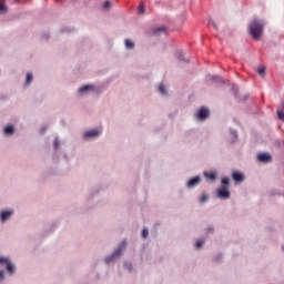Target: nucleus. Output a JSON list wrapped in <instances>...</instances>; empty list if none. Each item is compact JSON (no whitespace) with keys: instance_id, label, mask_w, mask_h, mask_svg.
Wrapping results in <instances>:
<instances>
[{"instance_id":"nucleus-1","label":"nucleus","mask_w":284,"mask_h":284,"mask_svg":"<svg viewBox=\"0 0 284 284\" xmlns=\"http://www.w3.org/2000/svg\"><path fill=\"white\" fill-rule=\"evenodd\" d=\"M1 280L6 278V275L13 276L17 273V264L8 256L1 257Z\"/></svg>"},{"instance_id":"nucleus-2","label":"nucleus","mask_w":284,"mask_h":284,"mask_svg":"<svg viewBox=\"0 0 284 284\" xmlns=\"http://www.w3.org/2000/svg\"><path fill=\"white\" fill-rule=\"evenodd\" d=\"M265 22L260 19H253L248 26L250 34L254 40H260L264 31Z\"/></svg>"},{"instance_id":"nucleus-3","label":"nucleus","mask_w":284,"mask_h":284,"mask_svg":"<svg viewBox=\"0 0 284 284\" xmlns=\"http://www.w3.org/2000/svg\"><path fill=\"white\" fill-rule=\"evenodd\" d=\"M125 248H126V241L123 240V241L121 242V244L118 246V248H116L112 254H110V255H108V256L104 257L105 264L109 265V264H111V263H114L115 260L121 256V254L123 253V251H124Z\"/></svg>"},{"instance_id":"nucleus-4","label":"nucleus","mask_w":284,"mask_h":284,"mask_svg":"<svg viewBox=\"0 0 284 284\" xmlns=\"http://www.w3.org/2000/svg\"><path fill=\"white\" fill-rule=\"evenodd\" d=\"M100 134H101V131L98 129L88 130L83 133V139L87 141L94 140V139L99 138Z\"/></svg>"},{"instance_id":"nucleus-5","label":"nucleus","mask_w":284,"mask_h":284,"mask_svg":"<svg viewBox=\"0 0 284 284\" xmlns=\"http://www.w3.org/2000/svg\"><path fill=\"white\" fill-rule=\"evenodd\" d=\"M231 195V192L229 190V186L221 185V187L217 190V197L221 200H229Z\"/></svg>"},{"instance_id":"nucleus-6","label":"nucleus","mask_w":284,"mask_h":284,"mask_svg":"<svg viewBox=\"0 0 284 284\" xmlns=\"http://www.w3.org/2000/svg\"><path fill=\"white\" fill-rule=\"evenodd\" d=\"M14 215L13 209H6L1 211V223L4 224L6 222L10 221Z\"/></svg>"},{"instance_id":"nucleus-7","label":"nucleus","mask_w":284,"mask_h":284,"mask_svg":"<svg viewBox=\"0 0 284 284\" xmlns=\"http://www.w3.org/2000/svg\"><path fill=\"white\" fill-rule=\"evenodd\" d=\"M95 91H97V88L94 84H85L79 89V94L87 95V94H89L91 92H95Z\"/></svg>"},{"instance_id":"nucleus-8","label":"nucleus","mask_w":284,"mask_h":284,"mask_svg":"<svg viewBox=\"0 0 284 284\" xmlns=\"http://www.w3.org/2000/svg\"><path fill=\"white\" fill-rule=\"evenodd\" d=\"M209 114H210L209 109L202 106L200 109V111L196 113V118H197L199 121H205V120H207Z\"/></svg>"},{"instance_id":"nucleus-9","label":"nucleus","mask_w":284,"mask_h":284,"mask_svg":"<svg viewBox=\"0 0 284 284\" xmlns=\"http://www.w3.org/2000/svg\"><path fill=\"white\" fill-rule=\"evenodd\" d=\"M200 183H201V176H200V175H196V176L190 179V180L186 182V187L191 190V189L196 187Z\"/></svg>"},{"instance_id":"nucleus-10","label":"nucleus","mask_w":284,"mask_h":284,"mask_svg":"<svg viewBox=\"0 0 284 284\" xmlns=\"http://www.w3.org/2000/svg\"><path fill=\"white\" fill-rule=\"evenodd\" d=\"M257 159L261 163H271L272 156L270 153H260Z\"/></svg>"},{"instance_id":"nucleus-11","label":"nucleus","mask_w":284,"mask_h":284,"mask_svg":"<svg viewBox=\"0 0 284 284\" xmlns=\"http://www.w3.org/2000/svg\"><path fill=\"white\" fill-rule=\"evenodd\" d=\"M232 178H233V180H234L235 182H237V183H242V182L245 180L243 173H242V172H239V171H234V172L232 173Z\"/></svg>"},{"instance_id":"nucleus-12","label":"nucleus","mask_w":284,"mask_h":284,"mask_svg":"<svg viewBox=\"0 0 284 284\" xmlns=\"http://www.w3.org/2000/svg\"><path fill=\"white\" fill-rule=\"evenodd\" d=\"M3 134L6 136H12L14 135V125L10 124V125H7L4 129H3Z\"/></svg>"},{"instance_id":"nucleus-13","label":"nucleus","mask_w":284,"mask_h":284,"mask_svg":"<svg viewBox=\"0 0 284 284\" xmlns=\"http://www.w3.org/2000/svg\"><path fill=\"white\" fill-rule=\"evenodd\" d=\"M207 80H210V81H212V82H215V83H221V84L224 83L223 78L220 77V75H209V77H207Z\"/></svg>"},{"instance_id":"nucleus-14","label":"nucleus","mask_w":284,"mask_h":284,"mask_svg":"<svg viewBox=\"0 0 284 284\" xmlns=\"http://www.w3.org/2000/svg\"><path fill=\"white\" fill-rule=\"evenodd\" d=\"M175 58L180 62L189 63V59H185L181 50L176 51Z\"/></svg>"},{"instance_id":"nucleus-15","label":"nucleus","mask_w":284,"mask_h":284,"mask_svg":"<svg viewBox=\"0 0 284 284\" xmlns=\"http://www.w3.org/2000/svg\"><path fill=\"white\" fill-rule=\"evenodd\" d=\"M32 81H34V75L32 74V72H28L26 78V87L32 84Z\"/></svg>"},{"instance_id":"nucleus-16","label":"nucleus","mask_w":284,"mask_h":284,"mask_svg":"<svg viewBox=\"0 0 284 284\" xmlns=\"http://www.w3.org/2000/svg\"><path fill=\"white\" fill-rule=\"evenodd\" d=\"M204 176L207 180H211L212 182H215V180H216V173H214V172H204Z\"/></svg>"},{"instance_id":"nucleus-17","label":"nucleus","mask_w":284,"mask_h":284,"mask_svg":"<svg viewBox=\"0 0 284 284\" xmlns=\"http://www.w3.org/2000/svg\"><path fill=\"white\" fill-rule=\"evenodd\" d=\"M124 44H125V48L128 50H133L134 49V42L131 41L130 39H125Z\"/></svg>"},{"instance_id":"nucleus-18","label":"nucleus","mask_w":284,"mask_h":284,"mask_svg":"<svg viewBox=\"0 0 284 284\" xmlns=\"http://www.w3.org/2000/svg\"><path fill=\"white\" fill-rule=\"evenodd\" d=\"M231 142L234 143L237 140V132L233 129H230Z\"/></svg>"},{"instance_id":"nucleus-19","label":"nucleus","mask_w":284,"mask_h":284,"mask_svg":"<svg viewBox=\"0 0 284 284\" xmlns=\"http://www.w3.org/2000/svg\"><path fill=\"white\" fill-rule=\"evenodd\" d=\"M111 7H112V2H110V1H105V2L102 4V9H103V11H105V12H109L110 9H111Z\"/></svg>"},{"instance_id":"nucleus-20","label":"nucleus","mask_w":284,"mask_h":284,"mask_svg":"<svg viewBox=\"0 0 284 284\" xmlns=\"http://www.w3.org/2000/svg\"><path fill=\"white\" fill-rule=\"evenodd\" d=\"M159 92L162 94V95H168V91H166V88L163 83H160L159 85Z\"/></svg>"},{"instance_id":"nucleus-21","label":"nucleus","mask_w":284,"mask_h":284,"mask_svg":"<svg viewBox=\"0 0 284 284\" xmlns=\"http://www.w3.org/2000/svg\"><path fill=\"white\" fill-rule=\"evenodd\" d=\"M6 0H1V14L8 13V6H6Z\"/></svg>"},{"instance_id":"nucleus-22","label":"nucleus","mask_w":284,"mask_h":284,"mask_svg":"<svg viewBox=\"0 0 284 284\" xmlns=\"http://www.w3.org/2000/svg\"><path fill=\"white\" fill-rule=\"evenodd\" d=\"M53 149H54V151H57V150L60 149V141H59V138H58V136L54 138V141H53Z\"/></svg>"},{"instance_id":"nucleus-23","label":"nucleus","mask_w":284,"mask_h":284,"mask_svg":"<svg viewBox=\"0 0 284 284\" xmlns=\"http://www.w3.org/2000/svg\"><path fill=\"white\" fill-rule=\"evenodd\" d=\"M165 30H166L165 27H158V28H155V29L153 30V32H154L155 34H159V33L165 32Z\"/></svg>"},{"instance_id":"nucleus-24","label":"nucleus","mask_w":284,"mask_h":284,"mask_svg":"<svg viewBox=\"0 0 284 284\" xmlns=\"http://www.w3.org/2000/svg\"><path fill=\"white\" fill-rule=\"evenodd\" d=\"M222 186H225V187L230 186V178L225 176L222 179Z\"/></svg>"},{"instance_id":"nucleus-25","label":"nucleus","mask_w":284,"mask_h":284,"mask_svg":"<svg viewBox=\"0 0 284 284\" xmlns=\"http://www.w3.org/2000/svg\"><path fill=\"white\" fill-rule=\"evenodd\" d=\"M205 241L204 240H197L195 243L196 248H201L204 245Z\"/></svg>"},{"instance_id":"nucleus-26","label":"nucleus","mask_w":284,"mask_h":284,"mask_svg":"<svg viewBox=\"0 0 284 284\" xmlns=\"http://www.w3.org/2000/svg\"><path fill=\"white\" fill-rule=\"evenodd\" d=\"M209 200V195L207 194H203L200 199V203L204 204L206 201Z\"/></svg>"},{"instance_id":"nucleus-27","label":"nucleus","mask_w":284,"mask_h":284,"mask_svg":"<svg viewBox=\"0 0 284 284\" xmlns=\"http://www.w3.org/2000/svg\"><path fill=\"white\" fill-rule=\"evenodd\" d=\"M124 268L128 270L129 272L132 271V264L130 262L124 263Z\"/></svg>"},{"instance_id":"nucleus-28","label":"nucleus","mask_w":284,"mask_h":284,"mask_svg":"<svg viewBox=\"0 0 284 284\" xmlns=\"http://www.w3.org/2000/svg\"><path fill=\"white\" fill-rule=\"evenodd\" d=\"M277 115H278L280 120L284 122V111L278 110Z\"/></svg>"},{"instance_id":"nucleus-29","label":"nucleus","mask_w":284,"mask_h":284,"mask_svg":"<svg viewBox=\"0 0 284 284\" xmlns=\"http://www.w3.org/2000/svg\"><path fill=\"white\" fill-rule=\"evenodd\" d=\"M143 13H144V4L141 3V4L139 6V14H143Z\"/></svg>"},{"instance_id":"nucleus-30","label":"nucleus","mask_w":284,"mask_h":284,"mask_svg":"<svg viewBox=\"0 0 284 284\" xmlns=\"http://www.w3.org/2000/svg\"><path fill=\"white\" fill-rule=\"evenodd\" d=\"M148 235H149L148 229H143V231H142V237H143V239H146Z\"/></svg>"},{"instance_id":"nucleus-31","label":"nucleus","mask_w":284,"mask_h":284,"mask_svg":"<svg viewBox=\"0 0 284 284\" xmlns=\"http://www.w3.org/2000/svg\"><path fill=\"white\" fill-rule=\"evenodd\" d=\"M257 72H258L260 75L263 77L265 74V69L264 68H258Z\"/></svg>"},{"instance_id":"nucleus-32","label":"nucleus","mask_w":284,"mask_h":284,"mask_svg":"<svg viewBox=\"0 0 284 284\" xmlns=\"http://www.w3.org/2000/svg\"><path fill=\"white\" fill-rule=\"evenodd\" d=\"M72 30L70 28H62V33H70Z\"/></svg>"},{"instance_id":"nucleus-33","label":"nucleus","mask_w":284,"mask_h":284,"mask_svg":"<svg viewBox=\"0 0 284 284\" xmlns=\"http://www.w3.org/2000/svg\"><path fill=\"white\" fill-rule=\"evenodd\" d=\"M45 131H47V126H43V128L40 130V133H41V134H45Z\"/></svg>"},{"instance_id":"nucleus-34","label":"nucleus","mask_w":284,"mask_h":284,"mask_svg":"<svg viewBox=\"0 0 284 284\" xmlns=\"http://www.w3.org/2000/svg\"><path fill=\"white\" fill-rule=\"evenodd\" d=\"M210 24H212V27H213L215 30L217 29V27H216V24H215L214 21H211Z\"/></svg>"},{"instance_id":"nucleus-35","label":"nucleus","mask_w":284,"mask_h":284,"mask_svg":"<svg viewBox=\"0 0 284 284\" xmlns=\"http://www.w3.org/2000/svg\"><path fill=\"white\" fill-rule=\"evenodd\" d=\"M42 37H43L44 39H49V34H48V33L43 34Z\"/></svg>"},{"instance_id":"nucleus-36","label":"nucleus","mask_w":284,"mask_h":284,"mask_svg":"<svg viewBox=\"0 0 284 284\" xmlns=\"http://www.w3.org/2000/svg\"><path fill=\"white\" fill-rule=\"evenodd\" d=\"M233 91H237V87L236 85H233Z\"/></svg>"},{"instance_id":"nucleus-37","label":"nucleus","mask_w":284,"mask_h":284,"mask_svg":"<svg viewBox=\"0 0 284 284\" xmlns=\"http://www.w3.org/2000/svg\"><path fill=\"white\" fill-rule=\"evenodd\" d=\"M16 2H19V0H14Z\"/></svg>"},{"instance_id":"nucleus-38","label":"nucleus","mask_w":284,"mask_h":284,"mask_svg":"<svg viewBox=\"0 0 284 284\" xmlns=\"http://www.w3.org/2000/svg\"><path fill=\"white\" fill-rule=\"evenodd\" d=\"M283 251H284V245L282 246Z\"/></svg>"},{"instance_id":"nucleus-39","label":"nucleus","mask_w":284,"mask_h":284,"mask_svg":"<svg viewBox=\"0 0 284 284\" xmlns=\"http://www.w3.org/2000/svg\"><path fill=\"white\" fill-rule=\"evenodd\" d=\"M0 263H1V258H0Z\"/></svg>"}]
</instances>
